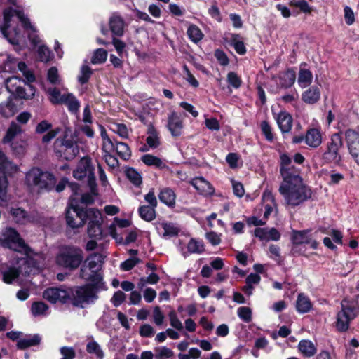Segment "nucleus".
Here are the masks:
<instances>
[{
  "label": "nucleus",
  "mask_w": 359,
  "mask_h": 359,
  "mask_svg": "<svg viewBox=\"0 0 359 359\" xmlns=\"http://www.w3.org/2000/svg\"><path fill=\"white\" fill-rule=\"evenodd\" d=\"M18 275L19 271L15 267L9 268L3 272V280L6 283H11Z\"/></svg>",
  "instance_id": "09e8293b"
},
{
  "label": "nucleus",
  "mask_w": 359,
  "mask_h": 359,
  "mask_svg": "<svg viewBox=\"0 0 359 359\" xmlns=\"http://www.w3.org/2000/svg\"><path fill=\"white\" fill-rule=\"evenodd\" d=\"M11 215L13 221L20 224H28L30 223H38L39 218L34 214H27L21 208H12Z\"/></svg>",
  "instance_id": "a211bd4d"
},
{
  "label": "nucleus",
  "mask_w": 359,
  "mask_h": 359,
  "mask_svg": "<svg viewBox=\"0 0 359 359\" xmlns=\"http://www.w3.org/2000/svg\"><path fill=\"white\" fill-rule=\"evenodd\" d=\"M0 199L4 201L6 198L8 182L5 174L11 175L18 171V166L4 156V153L0 150Z\"/></svg>",
  "instance_id": "9b49d317"
},
{
  "label": "nucleus",
  "mask_w": 359,
  "mask_h": 359,
  "mask_svg": "<svg viewBox=\"0 0 359 359\" xmlns=\"http://www.w3.org/2000/svg\"><path fill=\"white\" fill-rule=\"evenodd\" d=\"M147 143L151 148H156L159 144L158 133L153 126H149L147 130Z\"/></svg>",
  "instance_id": "e433bc0d"
},
{
  "label": "nucleus",
  "mask_w": 359,
  "mask_h": 359,
  "mask_svg": "<svg viewBox=\"0 0 359 359\" xmlns=\"http://www.w3.org/2000/svg\"><path fill=\"white\" fill-rule=\"evenodd\" d=\"M45 91L48 95V100L53 104H62L67 95V93L62 94L56 88H45Z\"/></svg>",
  "instance_id": "c85d7f7f"
},
{
  "label": "nucleus",
  "mask_w": 359,
  "mask_h": 359,
  "mask_svg": "<svg viewBox=\"0 0 359 359\" xmlns=\"http://www.w3.org/2000/svg\"><path fill=\"white\" fill-rule=\"evenodd\" d=\"M255 236L261 241H278L280 238V233L274 228H257L255 230Z\"/></svg>",
  "instance_id": "412c9836"
},
{
  "label": "nucleus",
  "mask_w": 359,
  "mask_h": 359,
  "mask_svg": "<svg viewBox=\"0 0 359 359\" xmlns=\"http://www.w3.org/2000/svg\"><path fill=\"white\" fill-rule=\"evenodd\" d=\"M170 325L177 330L181 331L183 329V325L181 320L177 317V313L172 311L168 314Z\"/></svg>",
  "instance_id": "5fc2aeb1"
},
{
  "label": "nucleus",
  "mask_w": 359,
  "mask_h": 359,
  "mask_svg": "<svg viewBox=\"0 0 359 359\" xmlns=\"http://www.w3.org/2000/svg\"><path fill=\"white\" fill-rule=\"evenodd\" d=\"M312 80V72L309 69L301 67L297 79L299 86L302 88L309 87L311 84Z\"/></svg>",
  "instance_id": "7c9ffc66"
},
{
  "label": "nucleus",
  "mask_w": 359,
  "mask_h": 359,
  "mask_svg": "<svg viewBox=\"0 0 359 359\" xmlns=\"http://www.w3.org/2000/svg\"><path fill=\"white\" fill-rule=\"evenodd\" d=\"M111 130L117 133L120 137L126 138L128 136V130L126 125L121 123L114 124Z\"/></svg>",
  "instance_id": "0e129e2a"
},
{
  "label": "nucleus",
  "mask_w": 359,
  "mask_h": 359,
  "mask_svg": "<svg viewBox=\"0 0 359 359\" xmlns=\"http://www.w3.org/2000/svg\"><path fill=\"white\" fill-rule=\"evenodd\" d=\"M88 221V225L102 224L103 219L102 212L95 208L85 210V222Z\"/></svg>",
  "instance_id": "b1692460"
},
{
  "label": "nucleus",
  "mask_w": 359,
  "mask_h": 359,
  "mask_svg": "<svg viewBox=\"0 0 359 359\" xmlns=\"http://www.w3.org/2000/svg\"><path fill=\"white\" fill-rule=\"evenodd\" d=\"M231 44L234 47L235 50L240 55H243L246 52V48L241 36L238 34H231L230 38Z\"/></svg>",
  "instance_id": "79ce46f5"
},
{
  "label": "nucleus",
  "mask_w": 359,
  "mask_h": 359,
  "mask_svg": "<svg viewBox=\"0 0 359 359\" xmlns=\"http://www.w3.org/2000/svg\"><path fill=\"white\" fill-rule=\"evenodd\" d=\"M126 176L128 179L135 186H139L142 184L141 175L135 169L128 168L126 170Z\"/></svg>",
  "instance_id": "864d4df0"
},
{
  "label": "nucleus",
  "mask_w": 359,
  "mask_h": 359,
  "mask_svg": "<svg viewBox=\"0 0 359 359\" xmlns=\"http://www.w3.org/2000/svg\"><path fill=\"white\" fill-rule=\"evenodd\" d=\"M345 139L352 158L359 166V126L345 131Z\"/></svg>",
  "instance_id": "ddd939ff"
},
{
  "label": "nucleus",
  "mask_w": 359,
  "mask_h": 359,
  "mask_svg": "<svg viewBox=\"0 0 359 359\" xmlns=\"http://www.w3.org/2000/svg\"><path fill=\"white\" fill-rule=\"evenodd\" d=\"M62 104L67 105L68 109L72 113L78 111L80 107L79 102L72 93H67L66 97L63 100Z\"/></svg>",
  "instance_id": "58836bf2"
},
{
  "label": "nucleus",
  "mask_w": 359,
  "mask_h": 359,
  "mask_svg": "<svg viewBox=\"0 0 359 359\" xmlns=\"http://www.w3.org/2000/svg\"><path fill=\"white\" fill-rule=\"evenodd\" d=\"M22 81L18 77L13 76L8 78L6 81V88L11 94L15 95L22 99H29L34 95L35 89L32 85H27L30 90L27 93L25 89L21 86Z\"/></svg>",
  "instance_id": "f8f14e48"
},
{
  "label": "nucleus",
  "mask_w": 359,
  "mask_h": 359,
  "mask_svg": "<svg viewBox=\"0 0 359 359\" xmlns=\"http://www.w3.org/2000/svg\"><path fill=\"white\" fill-rule=\"evenodd\" d=\"M61 359H74L76 353L73 348L64 346L60 348Z\"/></svg>",
  "instance_id": "774afa93"
},
{
  "label": "nucleus",
  "mask_w": 359,
  "mask_h": 359,
  "mask_svg": "<svg viewBox=\"0 0 359 359\" xmlns=\"http://www.w3.org/2000/svg\"><path fill=\"white\" fill-rule=\"evenodd\" d=\"M22 133V130L16 123L12 122L3 139L4 143H12L15 139Z\"/></svg>",
  "instance_id": "cd10ccee"
},
{
  "label": "nucleus",
  "mask_w": 359,
  "mask_h": 359,
  "mask_svg": "<svg viewBox=\"0 0 359 359\" xmlns=\"http://www.w3.org/2000/svg\"><path fill=\"white\" fill-rule=\"evenodd\" d=\"M158 198L162 203L168 206H173L175 203L176 196L171 189L165 188L162 189L158 194Z\"/></svg>",
  "instance_id": "473e14b6"
},
{
  "label": "nucleus",
  "mask_w": 359,
  "mask_h": 359,
  "mask_svg": "<svg viewBox=\"0 0 359 359\" xmlns=\"http://www.w3.org/2000/svg\"><path fill=\"white\" fill-rule=\"evenodd\" d=\"M18 69L22 73L25 78L29 82H33L35 80L34 74L27 69L25 62H20L18 65Z\"/></svg>",
  "instance_id": "4d7b16f0"
},
{
  "label": "nucleus",
  "mask_w": 359,
  "mask_h": 359,
  "mask_svg": "<svg viewBox=\"0 0 359 359\" xmlns=\"http://www.w3.org/2000/svg\"><path fill=\"white\" fill-rule=\"evenodd\" d=\"M87 233L90 238L101 239L102 238V224L88 225Z\"/></svg>",
  "instance_id": "de8ad7c7"
},
{
  "label": "nucleus",
  "mask_w": 359,
  "mask_h": 359,
  "mask_svg": "<svg viewBox=\"0 0 359 359\" xmlns=\"http://www.w3.org/2000/svg\"><path fill=\"white\" fill-rule=\"evenodd\" d=\"M139 262L140 259L138 258L133 257L122 262L120 267L123 271H129L138 264Z\"/></svg>",
  "instance_id": "69168bd1"
},
{
  "label": "nucleus",
  "mask_w": 359,
  "mask_h": 359,
  "mask_svg": "<svg viewBox=\"0 0 359 359\" xmlns=\"http://www.w3.org/2000/svg\"><path fill=\"white\" fill-rule=\"evenodd\" d=\"M70 293L68 290L52 287L46 290L43 292V297L44 299L50 303L65 302L69 297Z\"/></svg>",
  "instance_id": "dca6fc26"
},
{
  "label": "nucleus",
  "mask_w": 359,
  "mask_h": 359,
  "mask_svg": "<svg viewBox=\"0 0 359 359\" xmlns=\"http://www.w3.org/2000/svg\"><path fill=\"white\" fill-rule=\"evenodd\" d=\"M83 259V252L77 247L65 246L60 250L56 257V263L64 268L75 269Z\"/></svg>",
  "instance_id": "39448f33"
},
{
  "label": "nucleus",
  "mask_w": 359,
  "mask_h": 359,
  "mask_svg": "<svg viewBox=\"0 0 359 359\" xmlns=\"http://www.w3.org/2000/svg\"><path fill=\"white\" fill-rule=\"evenodd\" d=\"M320 90L317 86H311L302 94V100L308 104H314L320 99Z\"/></svg>",
  "instance_id": "4be33fe9"
},
{
  "label": "nucleus",
  "mask_w": 359,
  "mask_h": 359,
  "mask_svg": "<svg viewBox=\"0 0 359 359\" xmlns=\"http://www.w3.org/2000/svg\"><path fill=\"white\" fill-rule=\"evenodd\" d=\"M31 310L32 314L35 316L45 315L48 310V306L43 302H37L32 304Z\"/></svg>",
  "instance_id": "3c124183"
},
{
  "label": "nucleus",
  "mask_w": 359,
  "mask_h": 359,
  "mask_svg": "<svg viewBox=\"0 0 359 359\" xmlns=\"http://www.w3.org/2000/svg\"><path fill=\"white\" fill-rule=\"evenodd\" d=\"M299 351L306 357H311L316 354V348L309 340H301L298 346Z\"/></svg>",
  "instance_id": "f704fd0d"
},
{
  "label": "nucleus",
  "mask_w": 359,
  "mask_h": 359,
  "mask_svg": "<svg viewBox=\"0 0 359 359\" xmlns=\"http://www.w3.org/2000/svg\"><path fill=\"white\" fill-rule=\"evenodd\" d=\"M95 287H97L90 282V285L76 288L73 293L74 304L83 306V303L92 302L95 298Z\"/></svg>",
  "instance_id": "4468645a"
},
{
  "label": "nucleus",
  "mask_w": 359,
  "mask_h": 359,
  "mask_svg": "<svg viewBox=\"0 0 359 359\" xmlns=\"http://www.w3.org/2000/svg\"><path fill=\"white\" fill-rule=\"evenodd\" d=\"M142 161L144 164L149 166H154L158 168H163L165 167V163L161 158L151 154H145L142 156Z\"/></svg>",
  "instance_id": "4c0bfd02"
},
{
  "label": "nucleus",
  "mask_w": 359,
  "mask_h": 359,
  "mask_svg": "<svg viewBox=\"0 0 359 359\" xmlns=\"http://www.w3.org/2000/svg\"><path fill=\"white\" fill-rule=\"evenodd\" d=\"M73 176L76 180L87 178L91 188L95 185L94 167L88 156L82 158L73 171Z\"/></svg>",
  "instance_id": "9d476101"
},
{
  "label": "nucleus",
  "mask_w": 359,
  "mask_h": 359,
  "mask_svg": "<svg viewBox=\"0 0 359 359\" xmlns=\"http://www.w3.org/2000/svg\"><path fill=\"white\" fill-rule=\"evenodd\" d=\"M167 128L172 137L182 135L184 123L180 116L175 111H172L168 116Z\"/></svg>",
  "instance_id": "f3484780"
},
{
  "label": "nucleus",
  "mask_w": 359,
  "mask_h": 359,
  "mask_svg": "<svg viewBox=\"0 0 359 359\" xmlns=\"http://www.w3.org/2000/svg\"><path fill=\"white\" fill-rule=\"evenodd\" d=\"M1 241L5 247L22 252L26 257H28L29 249L15 229H5L2 232Z\"/></svg>",
  "instance_id": "6e6552de"
},
{
  "label": "nucleus",
  "mask_w": 359,
  "mask_h": 359,
  "mask_svg": "<svg viewBox=\"0 0 359 359\" xmlns=\"http://www.w3.org/2000/svg\"><path fill=\"white\" fill-rule=\"evenodd\" d=\"M291 161L286 154L280 156V173L283 182L279 187L280 194L285 198L287 204L290 203L292 195V172Z\"/></svg>",
  "instance_id": "423d86ee"
},
{
  "label": "nucleus",
  "mask_w": 359,
  "mask_h": 359,
  "mask_svg": "<svg viewBox=\"0 0 359 359\" xmlns=\"http://www.w3.org/2000/svg\"><path fill=\"white\" fill-rule=\"evenodd\" d=\"M296 310L299 313H306L312 308V303L309 297L304 293L299 294L295 304Z\"/></svg>",
  "instance_id": "393cba45"
},
{
  "label": "nucleus",
  "mask_w": 359,
  "mask_h": 359,
  "mask_svg": "<svg viewBox=\"0 0 359 359\" xmlns=\"http://www.w3.org/2000/svg\"><path fill=\"white\" fill-rule=\"evenodd\" d=\"M107 256V253L106 252H95L89 255L81 268V277L91 282L94 286L100 287L102 277L99 271Z\"/></svg>",
  "instance_id": "f03ea898"
},
{
  "label": "nucleus",
  "mask_w": 359,
  "mask_h": 359,
  "mask_svg": "<svg viewBox=\"0 0 359 359\" xmlns=\"http://www.w3.org/2000/svg\"><path fill=\"white\" fill-rule=\"evenodd\" d=\"M161 226L163 230L162 236L164 238L176 236L180 231V229L171 223L163 222Z\"/></svg>",
  "instance_id": "c03bdc74"
},
{
  "label": "nucleus",
  "mask_w": 359,
  "mask_h": 359,
  "mask_svg": "<svg viewBox=\"0 0 359 359\" xmlns=\"http://www.w3.org/2000/svg\"><path fill=\"white\" fill-rule=\"evenodd\" d=\"M343 147V140L340 133H334L330 141L327 143L326 149L322 155L324 163H333L339 165L342 158L339 149Z\"/></svg>",
  "instance_id": "0eeeda50"
},
{
  "label": "nucleus",
  "mask_w": 359,
  "mask_h": 359,
  "mask_svg": "<svg viewBox=\"0 0 359 359\" xmlns=\"http://www.w3.org/2000/svg\"><path fill=\"white\" fill-rule=\"evenodd\" d=\"M109 27L111 32L116 36H122L124 32L125 22L123 18L114 13L109 19Z\"/></svg>",
  "instance_id": "5701e85b"
},
{
  "label": "nucleus",
  "mask_w": 359,
  "mask_h": 359,
  "mask_svg": "<svg viewBox=\"0 0 359 359\" xmlns=\"http://www.w3.org/2000/svg\"><path fill=\"white\" fill-rule=\"evenodd\" d=\"M309 232L310 230L297 231L293 229V248L295 245L310 243Z\"/></svg>",
  "instance_id": "72a5a7b5"
},
{
  "label": "nucleus",
  "mask_w": 359,
  "mask_h": 359,
  "mask_svg": "<svg viewBox=\"0 0 359 359\" xmlns=\"http://www.w3.org/2000/svg\"><path fill=\"white\" fill-rule=\"evenodd\" d=\"M191 184L199 194L203 196H211L215 192L212 184L202 177H195L191 180Z\"/></svg>",
  "instance_id": "aec40b11"
},
{
  "label": "nucleus",
  "mask_w": 359,
  "mask_h": 359,
  "mask_svg": "<svg viewBox=\"0 0 359 359\" xmlns=\"http://www.w3.org/2000/svg\"><path fill=\"white\" fill-rule=\"evenodd\" d=\"M278 125L283 133H288L292 129V116L285 111H281L277 117Z\"/></svg>",
  "instance_id": "a878e982"
},
{
  "label": "nucleus",
  "mask_w": 359,
  "mask_h": 359,
  "mask_svg": "<svg viewBox=\"0 0 359 359\" xmlns=\"http://www.w3.org/2000/svg\"><path fill=\"white\" fill-rule=\"evenodd\" d=\"M293 7L299 8L304 13H311L313 11L306 0H293Z\"/></svg>",
  "instance_id": "13d9d810"
},
{
  "label": "nucleus",
  "mask_w": 359,
  "mask_h": 359,
  "mask_svg": "<svg viewBox=\"0 0 359 359\" xmlns=\"http://www.w3.org/2000/svg\"><path fill=\"white\" fill-rule=\"evenodd\" d=\"M107 57V52L102 48H99L95 51L91 62L93 64L103 63L106 61Z\"/></svg>",
  "instance_id": "603ef678"
},
{
  "label": "nucleus",
  "mask_w": 359,
  "mask_h": 359,
  "mask_svg": "<svg viewBox=\"0 0 359 359\" xmlns=\"http://www.w3.org/2000/svg\"><path fill=\"white\" fill-rule=\"evenodd\" d=\"M187 252L182 251L184 257L190 254H201L205 251L203 243L195 238H191L187 243Z\"/></svg>",
  "instance_id": "c756f323"
},
{
  "label": "nucleus",
  "mask_w": 359,
  "mask_h": 359,
  "mask_svg": "<svg viewBox=\"0 0 359 359\" xmlns=\"http://www.w3.org/2000/svg\"><path fill=\"white\" fill-rule=\"evenodd\" d=\"M140 217L146 221H152L156 217L155 208L149 205H142L139 208Z\"/></svg>",
  "instance_id": "a19ab883"
},
{
  "label": "nucleus",
  "mask_w": 359,
  "mask_h": 359,
  "mask_svg": "<svg viewBox=\"0 0 359 359\" xmlns=\"http://www.w3.org/2000/svg\"><path fill=\"white\" fill-rule=\"evenodd\" d=\"M41 341V337L39 334L28 335L24 338H20L18 341L17 346L20 349H25L29 347L38 345Z\"/></svg>",
  "instance_id": "bb28decb"
},
{
  "label": "nucleus",
  "mask_w": 359,
  "mask_h": 359,
  "mask_svg": "<svg viewBox=\"0 0 359 359\" xmlns=\"http://www.w3.org/2000/svg\"><path fill=\"white\" fill-rule=\"evenodd\" d=\"M358 314L356 306L347 298L341 302V310L336 316L335 328L341 332H346L350 327L351 322L354 320Z\"/></svg>",
  "instance_id": "20e7f679"
},
{
  "label": "nucleus",
  "mask_w": 359,
  "mask_h": 359,
  "mask_svg": "<svg viewBox=\"0 0 359 359\" xmlns=\"http://www.w3.org/2000/svg\"><path fill=\"white\" fill-rule=\"evenodd\" d=\"M48 81L54 85L59 84L60 79L57 68L53 67L49 69L47 74Z\"/></svg>",
  "instance_id": "680f3d73"
},
{
  "label": "nucleus",
  "mask_w": 359,
  "mask_h": 359,
  "mask_svg": "<svg viewBox=\"0 0 359 359\" xmlns=\"http://www.w3.org/2000/svg\"><path fill=\"white\" fill-rule=\"evenodd\" d=\"M38 55L42 62H48L51 59L50 50L44 46H40L38 48Z\"/></svg>",
  "instance_id": "052dcab7"
},
{
  "label": "nucleus",
  "mask_w": 359,
  "mask_h": 359,
  "mask_svg": "<svg viewBox=\"0 0 359 359\" xmlns=\"http://www.w3.org/2000/svg\"><path fill=\"white\" fill-rule=\"evenodd\" d=\"M306 144L312 149H318L323 142V134L320 128H309L304 135Z\"/></svg>",
  "instance_id": "6ab92c4d"
},
{
  "label": "nucleus",
  "mask_w": 359,
  "mask_h": 359,
  "mask_svg": "<svg viewBox=\"0 0 359 359\" xmlns=\"http://www.w3.org/2000/svg\"><path fill=\"white\" fill-rule=\"evenodd\" d=\"M17 111L15 105L11 101H6L1 104L0 113L4 117L13 116Z\"/></svg>",
  "instance_id": "ea45409f"
},
{
  "label": "nucleus",
  "mask_w": 359,
  "mask_h": 359,
  "mask_svg": "<svg viewBox=\"0 0 359 359\" xmlns=\"http://www.w3.org/2000/svg\"><path fill=\"white\" fill-rule=\"evenodd\" d=\"M115 151L118 156L123 160H128L130 157V148L126 143L116 142Z\"/></svg>",
  "instance_id": "37998d69"
},
{
  "label": "nucleus",
  "mask_w": 359,
  "mask_h": 359,
  "mask_svg": "<svg viewBox=\"0 0 359 359\" xmlns=\"http://www.w3.org/2000/svg\"><path fill=\"white\" fill-rule=\"evenodd\" d=\"M116 144L111 139L102 141V150L104 154H113L115 151Z\"/></svg>",
  "instance_id": "338daca9"
},
{
  "label": "nucleus",
  "mask_w": 359,
  "mask_h": 359,
  "mask_svg": "<svg viewBox=\"0 0 359 359\" xmlns=\"http://www.w3.org/2000/svg\"><path fill=\"white\" fill-rule=\"evenodd\" d=\"M86 351L90 355H94L96 359H103L104 357V353L102 349L101 346L93 339H90L87 343Z\"/></svg>",
  "instance_id": "2f4dec72"
},
{
  "label": "nucleus",
  "mask_w": 359,
  "mask_h": 359,
  "mask_svg": "<svg viewBox=\"0 0 359 359\" xmlns=\"http://www.w3.org/2000/svg\"><path fill=\"white\" fill-rule=\"evenodd\" d=\"M66 220L73 229L83 226L85 224V210L71 205L66 212Z\"/></svg>",
  "instance_id": "2eb2a0df"
},
{
  "label": "nucleus",
  "mask_w": 359,
  "mask_h": 359,
  "mask_svg": "<svg viewBox=\"0 0 359 359\" xmlns=\"http://www.w3.org/2000/svg\"><path fill=\"white\" fill-rule=\"evenodd\" d=\"M228 83L235 88H238L242 83L241 78L233 72H231L227 75Z\"/></svg>",
  "instance_id": "e2e57ef3"
},
{
  "label": "nucleus",
  "mask_w": 359,
  "mask_h": 359,
  "mask_svg": "<svg viewBox=\"0 0 359 359\" xmlns=\"http://www.w3.org/2000/svg\"><path fill=\"white\" fill-rule=\"evenodd\" d=\"M313 191L299 175L293 173V208L311 198Z\"/></svg>",
  "instance_id": "1a4fd4ad"
},
{
  "label": "nucleus",
  "mask_w": 359,
  "mask_h": 359,
  "mask_svg": "<svg viewBox=\"0 0 359 359\" xmlns=\"http://www.w3.org/2000/svg\"><path fill=\"white\" fill-rule=\"evenodd\" d=\"M92 74L91 69L87 65H83L81 69V74L79 76V81L81 83H86L88 82L89 78Z\"/></svg>",
  "instance_id": "bf43d9fd"
},
{
  "label": "nucleus",
  "mask_w": 359,
  "mask_h": 359,
  "mask_svg": "<svg viewBox=\"0 0 359 359\" xmlns=\"http://www.w3.org/2000/svg\"><path fill=\"white\" fill-rule=\"evenodd\" d=\"M187 35L189 38L194 43L200 41L203 36L201 29L194 25H191L187 29Z\"/></svg>",
  "instance_id": "49530a36"
},
{
  "label": "nucleus",
  "mask_w": 359,
  "mask_h": 359,
  "mask_svg": "<svg viewBox=\"0 0 359 359\" xmlns=\"http://www.w3.org/2000/svg\"><path fill=\"white\" fill-rule=\"evenodd\" d=\"M25 182L31 188L39 191H49L54 188L56 178L49 172L43 171L38 168H33L27 172Z\"/></svg>",
  "instance_id": "7ed1b4c3"
},
{
  "label": "nucleus",
  "mask_w": 359,
  "mask_h": 359,
  "mask_svg": "<svg viewBox=\"0 0 359 359\" xmlns=\"http://www.w3.org/2000/svg\"><path fill=\"white\" fill-rule=\"evenodd\" d=\"M64 158L67 160L74 158L79 154V148L76 144L66 141L62 145Z\"/></svg>",
  "instance_id": "c9c22d12"
},
{
  "label": "nucleus",
  "mask_w": 359,
  "mask_h": 359,
  "mask_svg": "<svg viewBox=\"0 0 359 359\" xmlns=\"http://www.w3.org/2000/svg\"><path fill=\"white\" fill-rule=\"evenodd\" d=\"M4 23L1 27V30L4 37L9 41V43L13 45H17L19 43L20 37V33L13 24L12 18L14 16L18 18L25 29H30V32L28 34L30 41L34 45H38L40 43L39 36L35 34V28L31 25L29 19L22 11L13 8H7L4 12Z\"/></svg>",
  "instance_id": "f257e3e1"
},
{
  "label": "nucleus",
  "mask_w": 359,
  "mask_h": 359,
  "mask_svg": "<svg viewBox=\"0 0 359 359\" xmlns=\"http://www.w3.org/2000/svg\"><path fill=\"white\" fill-rule=\"evenodd\" d=\"M156 359H169L174 355L173 351L166 346H158L154 348Z\"/></svg>",
  "instance_id": "a18cd8bd"
},
{
  "label": "nucleus",
  "mask_w": 359,
  "mask_h": 359,
  "mask_svg": "<svg viewBox=\"0 0 359 359\" xmlns=\"http://www.w3.org/2000/svg\"><path fill=\"white\" fill-rule=\"evenodd\" d=\"M101 239L91 238L86 243L85 249L87 251H92L96 249L100 250V252H105L104 250L106 245L104 243H98Z\"/></svg>",
  "instance_id": "8fccbe9b"
},
{
  "label": "nucleus",
  "mask_w": 359,
  "mask_h": 359,
  "mask_svg": "<svg viewBox=\"0 0 359 359\" xmlns=\"http://www.w3.org/2000/svg\"><path fill=\"white\" fill-rule=\"evenodd\" d=\"M237 313L238 317L246 323H248L252 320V311L249 307H239Z\"/></svg>",
  "instance_id": "6e6d98bb"
}]
</instances>
